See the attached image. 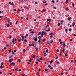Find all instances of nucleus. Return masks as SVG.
I'll return each mask as SVG.
<instances>
[{
  "label": "nucleus",
  "instance_id": "nucleus-34",
  "mask_svg": "<svg viewBox=\"0 0 76 76\" xmlns=\"http://www.w3.org/2000/svg\"><path fill=\"white\" fill-rule=\"evenodd\" d=\"M12 38V35H10L9 37V38L10 39Z\"/></svg>",
  "mask_w": 76,
  "mask_h": 76
},
{
  "label": "nucleus",
  "instance_id": "nucleus-49",
  "mask_svg": "<svg viewBox=\"0 0 76 76\" xmlns=\"http://www.w3.org/2000/svg\"><path fill=\"white\" fill-rule=\"evenodd\" d=\"M6 45L7 47H8L9 46V44H6Z\"/></svg>",
  "mask_w": 76,
  "mask_h": 76
},
{
  "label": "nucleus",
  "instance_id": "nucleus-10",
  "mask_svg": "<svg viewBox=\"0 0 76 76\" xmlns=\"http://www.w3.org/2000/svg\"><path fill=\"white\" fill-rule=\"evenodd\" d=\"M53 61H54V60L52 59L50 61V64H51L53 63Z\"/></svg>",
  "mask_w": 76,
  "mask_h": 76
},
{
  "label": "nucleus",
  "instance_id": "nucleus-32",
  "mask_svg": "<svg viewBox=\"0 0 76 76\" xmlns=\"http://www.w3.org/2000/svg\"><path fill=\"white\" fill-rule=\"evenodd\" d=\"M53 9H56V7H53Z\"/></svg>",
  "mask_w": 76,
  "mask_h": 76
},
{
  "label": "nucleus",
  "instance_id": "nucleus-56",
  "mask_svg": "<svg viewBox=\"0 0 76 76\" xmlns=\"http://www.w3.org/2000/svg\"><path fill=\"white\" fill-rule=\"evenodd\" d=\"M65 31H68V30L67 29H66L65 30Z\"/></svg>",
  "mask_w": 76,
  "mask_h": 76
},
{
  "label": "nucleus",
  "instance_id": "nucleus-64",
  "mask_svg": "<svg viewBox=\"0 0 76 76\" xmlns=\"http://www.w3.org/2000/svg\"><path fill=\"white\" fill-rule=\"evenodd\" d=\"M26 50L25 49L23 50V51H26Z\"/></svg>",
  "mask_w": 76,
  "mask_h": 76
},
{
  "label": "nucleus",
  "instance_id": "nucleus-19",
  "mask_svg": "<svg viewBox=\"0 0 76 76\" xmlns=\"http://www.w3.org/2000/svg\"><path fill=\"white\" fill-rule=\"evenodd\" d=\"M48 66L49 67H50V68H51V65H50V64H49V65H48Z\"/></svg>",
  "mask_w": 76,
  "mask_h": 76
},
{
  "label": "nucleus",
  "instance_id": "nucleus-44",
  "mask_svg": "<svg viewBox=\"0 0 76 76\" xmlns=\"http://www.w3.org/2000/svg\"><path fill=\"white\" fill-rule=\"evenodd\" d=\"M24 42H27V41L26 39H24Z\"/></svg>",
  "mask_w": 76,
  "mask_h": 76
},
{
  "label": "nucleus",
  "instance_id": "nucleus-27",
  "mask_svg": "<svg viewBox=\"0 0 76 76\" xmlns=\"http://www.w3.org/2000/svg\"><path fill=\"white\" fill-rule=\"evenodd\" d=\"M60 63L59 61H57V62L56 63V64H59Z\"/></svg>",
  "mask_w": 76,
  "mask_h": 76
},
{
  "label": "nucleus",
  "instance_id": "nucleus-46",
  "mask_svg": "<svg viewBox=\"0 0 76 76\" xmlns=\"http://www.w3.org/2000/svg\"><path fill=\"white\" fill-rule=\"evenodd\" d=\"M4 63H3V62H2L1 63V65H2H2H4Z\"/></svg>",
  "mask_w": 76,
  "mask_h": 76
},
{
  "label": "nucleus",
  "instance_id": "nucleus-40",
  "mask_svg": "<svg viewBox=\"0 0 76 76\" xmlns=\"http://www.w3.org/2000/svg\"><path fill=\"white\" fill-rule=\"evenodd\" d=\"M67 53H66L65 54V56H67Z\"/></svg>",
  "mask_w": 76,
  "mask_h": 76
},
{
  "label": "nucleus",
  "instance_id": "nucleus-2",
  "mask_svg": "<svg viewBox=\"0 0 76 76\" xmlns=\"http://www.w3.org/2000/svg\"><path fill=\"white\" fill-rule=\"evenodd\" d=\"M16 41V38H15V39L13 38V40L12 41V42L14 43L15 41Z\"/></svg>",
  "mask_w": 76,
  "mask_h": 76
},
{
  "label": "nucleus",
  "instance_id": "nucleus-26",
  "mask_svg": "<svg viewBox=\"0 0 76 76\" xmlns=\"http://www.w3.org/2000/svg\"><path fill=\"white\" fill-rule=\"evenodd\" d=\"M18 20H17V21H16V23H15V24H17V23H18Z\"/></svg>",
  "mask_w": 76,
  "mask_h": 76
},
{
  "label": "nucleus",
  "instance_id": "nucleus-54",
  "mask_svg": "<svg viewBox=\"0 0 76 76\" xmlns=\"http://www.w3.org/2000/svg\"><path fill=\"white\" fill-rule=\"evenodd\" d=\"M44 32V31H42V34H43Z\"/></svg>",
  "mask_w": 76,
  "mask_h": 76
},
{
  "label": "nucleus",
  "instance_id": "nucleus-14",
  "mask_svg": "<svg viewBox=\"0 0 76 76\" xmlns=\"http://www.w3.org/2000/svg\"><path fill=\"white\" fill-rule=\"evenodd\" d=\"M44 53V56H47V54H46V53Z\"/></svg>",
  "mask_w": 76,
  "mask_h": 76
},
{
  "label": "nucleus",
  "instance_id": "nucleus-47",
  "mask_svg": "<svg viewBox=\"0 0 76 76\" xmlns=\"http://www.w3.org/2000/svg\"><path fill=\"white\" fill-rule=\"evenodd\" d=\"M66 10H69V8H68V7H67V8H66Z\"/></svg>",
  "mask_w": 76,
  "mask_h": 76
},
{
  "label": "nucleus",
  "instance_id": "nucleus-53",
  "mask_svg": "<svg viewBox=\"0 0 76 76\" xmlns=\"http://www.w3.org/2000/svg\"><path fill=\"white\" fill-rule=\"evenodd\" d=\"M65 51V49H64L63 50V52L64 53V51Z\"/></svg>",
  "mask_w": 76,
  "mask_h": 76
},
{
  "label": "nucleus",
  "instance_id": "nucleus-30",
  "mask_svg": "<svg viewBox=\"0 0 76 76\" xmlns=\"http://www.w3.org/2000/svg\"><path fill=\"white\" fill-rule=\"evenodd\" d=\"M32 61V60L31 58H30V60H29V61L30 62H31Z\"/></svg>",
  "mask_w": 76,
  "mask_h": 76
},
{
  "label": "nucleus",
  "instance_id": "nucleus-12",
  "mask_svg": "<svg viewBox=\"0 0 76 76\" xmlns=\"http://www.w3.org/2000/svg\"><path fill=\"white\" fill-rule=\"evenodd\" d=\"M0 69H2L3 68V66L1 64V66H0Z\"/></svg>",
  "mask_w": 76,
  "mask_h": 76
},
{
  "label": "nucleus",
  "instance_id": "nucleus-62",
  "mask_svg": "<svg viewBox=\"0 0 76 76\" xmlns=\"http://www.w3.org/2000/svg\"><path fill=\"white\" fill-rule=\"evenodd\" d=\"M11 50H10L9 51V53H10V52H11Z\"/></svg>",
  "mask_w": 76,
  "mask_h": 76
},
{
  "label": "nucleus",
  "instance_id": "nucleus-37",
  "mask_svg": "<svg viewBox=\"0 0 76 76\" xmlns=\"http://www.w3.org/2000/svg\"><path fill=\"white\" fill-rule=\"evenodd\" d=\"M39 59H40V60H42V57H41V58H39Z\"/></svg>",
  "mask_w": 76,
  "mask_h": 76
},
{
  "label": "nucleus",
  "instance_id": "nucleus-55",
  "mask_svg": "<svg viewBox=\"0 0 76 76\" xmlns=\"http://www.w3.org/2000/svg\"><path fill=\"white\" fill-rule=\"evenodd\" d=\"M50 69H53V67H50Z\"/></svg>",
  "mask_w": 76,
  "mask_h": 76
},
{
  "label": "nucleus",
  "instance_id": "nucleus-5",
  "mask_svg": "<svg viewBox=\"0 0 76 76\" xmlns=\"http://www.w3.org/2000/svg\"><path fill=\"white\" fill-rule=\"evenodd\" d=\"M21 37L22 38V40L23 41H24V37L23 35H22Z\"/></svg>",
  "mask_w": 76,
  "mask_h": 76
},
{
  "label": "nucleus",
  "instance_id": "nucleus-45",
  "mask_svg": "<svg viewBox=\"0 0 76 76\" xmlns=\"http://www.w3.org/2000/svg\"><path fill=\"white\" fill-rule=\"evenodd\" d=\"M71 30H72V29H69V31H71Z\"/></svg>",
  "mask_w": 76,
  "mask_h": 76
},
{
  "label": "nucleus",
  "instance_id": "nucleus-36",
  "mask_svg": "<svg viewBox=\"0 0 76 76\" xmlns=\"http://www.w3.org/2000/svg\"><path fill=\"white\" fill-rule=\"evenodd\" d=\"M22 76H26L25 74H22Z\"/></svg>",
  "mask_w": 76,
  "mask_h": 76
},
{
  "label": "nucleus",
  "instance_id": "nucleus-60",
  "mask_svg": "<svg viewBox=\"0 0 76 76\" xmlns=\"http://www.w3.org/2000/svg\"><path fill=\"white\" fill-rule=\"evenodd\" d=\"M35 55H33V58H34V57H35Z\"/></svg>",
  "mask_w": 76,
  "mask_h": 76
},
{
  "label": "nucleus",
  "instance_id": "nucleus-9",
  "mask_svg": "<svg viewBox=\"0 0 76 76\" xmlns=\"http://www.w3.org/2000/svg\"><path fill=\"white\" fill-rule=\"evenodd\" d=\"M13 60V58H11V59H10L9 61L10 62H12V61Z\"/></svg>",
  "mask_w": 76,
  "mask_h": 76
},
{
  "label": "nucleus",
  "instance_id": "nucleus-1",
  "mask_svg": "<svg viewBox=\"0 0 76 76\" xmlns=\"http://www.w3.org/2000/svg\"><path fill=\"white\" fill-rule=\"evenodd\" d=\"M53 32L49 34V35H50L51 36L50 37V38H52L53 37Z\"/></svg>",
  "mask_w": 76,
  "mask_h": 76
},
{
  "label": "nucleus",
  "instance_id": "nucleus-42",
  "mask_svg": "<svg viewBox=\"0 0 76 76\" xmlns=\"http://www.w3.org/2000/svg\"><path fill=\"white\" fill-rule=\"evenodd\" d=\"M58 58V56L56 57L55 58V59H57Z\"/></svg>",
  "mask_w": 76,
  "mask_h": 76
},
{
  "label": "nucleus",
  "instance_id": "nucleus-28",
  "mask_svg": "<svg viewBox=\"0 0 76 76\" xmlns=\"http://www.w3.org/2000/svg\"><path fill=\"white\" fill-rule=\"evenodd\" d=\"M63 47H65V44L64 43L63 44Z\"/></svg>",
  "mask_w": 76,
  "mask_h": 76
},
{
  "label": "nucleus",
  "instance_id": "nucleus-24",
  "mask_svg": "<svg viewBox=\"0 0 76 76\" xmlns=\"http://www.w3.org/2000/svg\"><path fill=\"white\" fill-rule=\"evenodd\" d=\"M50 43H52L53 42V40L52 39H51V41H50Z\"/></svg>",
  "mask_w": 76,
  "mask_h": 76
},
{
  "label": "nucleus",
  "instance_id": "nucleus-43",
  "mask_svg": "<svg viewBox=\"0 0 76 76\" xmlns=\"http://www.w3.org/2000/svg\"><path fill=\"white\" fill-rule=\"evenodd\" d=\"M36 63L37 64H38V61H36Z\"/></svg>",
  "mask_w": 76,
  "mask_h": 76
},
{
  "label": "nucleus",
  "instance_id": "nucleus-16",
  "mask_svg": "<svg viewBox=\"0 0 76 76\" xmlns=\"http://www.w3.org/2000/svg\"><path fill=\"white\" fill-rule=\"evenodd\" d=\"M38 38H39V39L40 40H41V39H42V38H41V37H38Z\"/></svg>",
  "mask_w": 76,
  "mask_h": 76
},
{
  "label": "nucleus",
  "instance_id": "nucleus-31",
  "mask_svg": "<svg viewBox=\"0 0 76 76\" xmlns=\"http://www.w3.org/2000/svg\"><path fill=\"white\" fill-rule=\"evenodd\" d=\"M52 2L53 3H55V1H54V0H52Z\"/></svg>",
  "mask_w": 76,
  "mask_h": 76
},
{
  "label": "nucleus",
  "instance_id": "nucleus-51",
  "mask_svg": "<svg viewBox=\"0 0 76 76\" xmlns=\"http://www.w3.org/2000/svg\"><path fill=\"white\" fill-rule=\"evenodd\" d=\"M46 3L45 4V6H47V5H48V4L47 3Z\"/></svg>",
  "mask_w": 76,
  "mask_h": 76
},
{
  "label": "nucleus",
  "instance_id": "nucleus-59",
  "mask_svg": "<svg viewBox=\"0 0 76 76\" xmlns=\"http://www.w3.org/2000/svg\"><path fill=\"white\" fill-rule=\"evenodd\" d=\"M12 56H11L9 57V58H11V57H12Z\"/></svg>",
  "mask_w": 76,
  "mask_h": 76
},
{
  "label": "nucleus",
  "instance_id": "nucleus-50",
  "mask_svg": "<svg viewBox=\"0 0 76 76\" xmlns=\"http://www.w3.org/2000/svg\"><path fill=\"white\" fill-rule=\"evenodd\" d=\"M10 26V25L9 24L7 25V27H9Z\"/></svg>",
  "mask_w": 76,
  "mask_h": 76
},
{
  "label": "nucleus",
  "instance_id": "nucleus-8",
  "mask_svg": "<svg viewBox=\"0 0 76 76\" xmlns=\"http://www.w3.org/2000/svg\"><path fill=\"white\" fill-rule=\"evenodd\" d=\"M32 33V34H33V33H34V34L35 33L33 31H31L30 33V35H31V33Z\"/></svg>",
  "mask_w": 76,
  "mask_h": 76
},
{
  "label": "nucleus",
  "instance_id": "nucleus-63",
  "mask_svg": "<svg viewBox=\"0 0 76 76\" xmlns=\"http://www.w3.org/2000/svg\"><path fill=\"white\" fill-rule=\"evenodd\" d=\"M14 12H15L16 11V9H14Z\"/></svg>",
  "mask_w": 76,
  "mask_h": 76
},
{
  "label": "nucleus",
  "instance_id": "nucleus-4",
  "mask_svg": "<svg viewBox=\"0 0 76 76\" xmlns=\"http://www.w3.org/2000/svg\"><path fill=\"white\" fill-rule=\"evenodd\" d=\"M28 45L29 46H32V47H34V44H29Z\"/></svg>",
  "mask_w": 76,
  "mask_h": 76
},
{
  "label": "nucleus",
  "instance_id": "nucleus-3",
  "mask_svg": "<svg viewBox=\"0 0 76 76\" xmlns=\"http://www.w3.org/2000/svg\"><path fill=\"white\" fill-rule=\"evenodd\" d=\"M10 65H11V66L13 65V66H14L15 65V63H14V62H12V63H11V64H10Z\"/></svg>",
  "mask_w": 76,
  "mask_h": 76
},
{
  "label": "nucleus",
  "instance_id": "nucleus-11",
  "mask_svg": "<svg viewBox=\"0 0 76 76\" xmlns=\"http://www.w3.org/2000/svg\"><path fill=\"white\" fill-rule=\"evenodd\" d=\"M70 0H66V3H69V1Z\"/></svg>",
  "mask_w": 76,
  "mask_h": 76
},
{
  "label": "nucleus",
  "instance_id": "nucleus-15",
  "mask_svg": "<svg viewBox=\"0 0 76 76\" xmlns=\"http://www.w3.org/2000/svg\"><path fill=\"white\" fill-rule=\"evenodd\" d=\"M46 39H42V40L43 41V42H45V41H46Z\"/></svg>",
  "mask_w": 76,
  "mask_h": 76
},
{
  "label": "nucleus",
  "instance_id": "nucleus-20",
  "mask_svg": "<svg viewBox=\"0 0 76 76\" xmlns=\"http://www.w3.org/2000/svg\"><path fill=\"white\" fill-rule=\"evenodd\" d=\"M50 31V29H48V30H46V31L47 32H48L49 31Z\"/></svg>",
  "mask_w": 76,
  "mask_h": 76
},
{
  "label": "nucleus",
  "instance_id": "nucleus-29",
  "mask_svg": "<svg viewBox=\"0 0 76 76\" xmlns=\"http://www.w3.org/2000/svg\"><path fill=\"white\" fill-rule=\"evenodd\" d=\"M40 34H41V32H39L38 35H40Z\"/></svg>",
  "mask_w": 76,
  "mask_h": 76
},
{
  "label": "nucleus",
  "instance_id": "nucleus-52",
  "mask_svg": "<svg viewBox=\"0 0 76 76\" xmlns=\"http://www.w3.org/2000/svg\"><path fill=\"white\" fill-rule=\"evenodd\" d=\"M15 70H16V71H18V70H17V69L16 68L15 69Z\"/></svg>",
  "mask_w": 76,
  "mask_h": 76
},
{
  "label": "nucleus",
  "instance_id": "nucleus-35",
  "mask_svg": "<svg viewBox=\"0 0 76 76\" xmlns=\"http://www.w3.org/2000/svg\"><path fill=\"white\" fill-rule=\"evenodd\" d=\"M25 8H26V9H27L28 10V9H29V8H28V7H25Z\"/></svg>",
  "mask_w": 76,
  "mask_h": 76
},
{
  "label": "nucleus",
  "instance_id": "nucleus-38",
  "mask_svg": "<svg viewBox=\"0 0 76 76\" xmlns=\"http://www.w3.org/2000/svg\"><path fill=\"white\" fill-rule=\"evenodd\" d=\"M20 1L22 2H23V1H24L25 0H20Z\"/></svg>",
  "mask_w": 76,
  "mask_h": 76
},
{
  "label": "nucleus",
  "instance_id": "nucleus-21",
  "mask_svg": "<svg viewBox=\"0 0 76 76\" xmlns=\"http://www.w3.org/2000/svg\"><path fill=\"white\" fill-rule=\"evenodd\" d=\"M11 5L12 6H14V4L13 3V2L11 3Z\"/></svg>",
  "mask_w": 76,
  "mask_h": 76
},
{
  "label": "nucleus",
  "instance_id": "nucleus-25",
  "mask_svg": "<svg viewBox=\"0 0 76 76\" xmlns=\"http://www.w3.org/2000/svg\"><path fill=\"white\" fill-rule=\"evenodd\" d=\"M60 43V44L61 45H62V44H63V42H61Z\"/></svg>",
  "mask_w": 76,
  "mask_h": 76
},
{
  "label": "nucleus",
  "instance_id": "nucleus-33",
  "mask_svg": "<svg viewBox=\"0 0 76 76\" xmlns=\"http://www.w3.org/2000/svg\"><path fill=\"white\" fill-rule=\"evenodd\" d=\"M41 36H42V37H43L44 34H42H42H41Z\"/></svg>",
  "mask_w": 76,
  "mask_h": 76
},
{
  "label": "nucleus",
  "instance_id": "nucleus-39",
  "mask_svg": "<svg viewBox=\"0 0 76 76\" xmlns=\"http://www.w3.org/2000/svg\"><path fill=\"white\" fill-rule=\"evenodd\" d=\"M10 19H9V20H7L8 22H10Z\"/></svg>",
  "mask_w": 76,
  "mask_h": 76
},
{
  "label": "nucleus",
  "instance_id": "nucleus-18",
  "mask_svg": "<svg viewBox=\"0 0 76 76\" xmlns=\"http://www.w3.org/2000/svg\"><path fill=\"white\" fill-rule=\"evenodd\" d=\"M47 3V1H43V3Z\"/></svg>",
  "mask_w": 76,
  "mask_h": 76
},
{
  "label": "nucleus",
  "instance_id": "nucleus-23",
  "mask_svg": "<svg viewBox=\"0 0 76 76\" xmlns=\"http://www.w3.org/2000/svg\"><path fill=\"white\" fill-rule=\"evenodd\" d=\"M35 49H36V50H38V48H37V47H36V48H35Z\"/></svg>",
  "mask_w": 76,
  "mask_h": 76
},
{
  "label": "nucleus",
  "instance_id": "nucleus-57",
  "mask_svg": "<svg viewBox=\"0 0 76 76\" xmlns=\"http://www.w3.org/2000/svg\"><path fill=\"white\" fill-rule=\"evenodd\" d=\"M60 23H58V26H60Z\"/></svg>",
  "mask_w": 76,
  "mask_h": 76
},
{
  "label": "nucleus",
  "instance_id": "nucleus-6",
  "mask_svg": "<svg viewBox=\"0 0 76 76\" xmlns=\"http://www.w3.org/2000/svg\"><path fill=\"white\" fill-rule=\"evenodd\" d=\"M75 22H73L72 23V26L73 27H74V26H75Z\"/></svg>",
  "mask_w": 76,
  "mask_h": 76
},
{
  "label": "nucleus",
  "instance_id": "nucleus-22",
  "mask_svg": "<svg viewBox=\"0 0 76 76\" xmlns=\"http://www.w3.org/2000/svg\"><path fill=\"white\" fill-rule=\"evenodd\" d=\"M18 42H21V39H19L18 40Z\"/></svg>",
  "mask_w": 76,
  "mask_h": 76
},
{
  "label": "nucleus",
  "instance_id": "nucleus-7",
  "mask_svg": "<svg viewBox=\"0 0 76 76\" xmlns=\"http://www.w3.org/2000/svg\"><path fill=\"white\" fill-rule=\"evenodd\" d=\"M70 19H72V18L70 17V18H68V20H69V21H70Z\"/></svg>",
  "mask_w": 76,
  "mask_h": 76
},
{
  "label": "nucleus",
  "instance_id": "nucleus-61",
  "mask_svg": "<svg viewBox=\"0 0 76 76\" xmlns=\"http://www.w3.org/2000/svg\"><path fill=\"white\" fill-rule=\"evenodd\" d=\"M73 60H71V62L72 63V62H73Z\"/></svg>",
  "mask_w": 76,
  "mask_h": 76
},
{
  "label": "nucleus",
  "instance_id": "nucleus-48",
  "mask_svg": "<svg viewBox=\"0 0 76 76\" xmlns=\"http://www.w3.org/2000/svg\"><path fill=\"white\" fill-rule=\"evenodd\" d=\"M21 60L20 59H18V61L19 62H20V61H21Z\"/></svg>",
  "mask_w": 76,
  "mask_h": 76
},
{
  "label": "nucleus",
  "instance_id": "nucleus-17",
  "mask_svg": "<svg viewBox=\"0 0 76 76\" xmlns=\"http://www.w3.org/2000/svg\"><path fill=\"white\" fill-rule=\"evenodd\" d=\"M47 21H49V22H50L51 20V19H47Z\"/></svg>",
  "mask_w": 76,
  "mask_h": 76
},
{
  "label": "nucleus",
  "instance_id": "nucleus-41",
  "mask_svg": "<svg viewBox=\"0 0 76 76\" xmlns=\"http://www.w3.org/2000/svg\"><path fill=\"white\" fill-rule=\"evenodd\" d=\"M12 54H14V52L13 51H12Z\"/></svg>",
  "mask_w": 76,
  "mask_h": 76
},
{
  "label": "nucleus",
  "instance_id": "nucleus-58",
  "mask_svg": "<svg viewBox=\"0 0 76 76\" xmlns=\"http://www.w3.org/2000/svg\"><path fill=\"white\" fill-rule=\"evenodd\" d=\"M46 52H48L49 51L48 50H46Z\"/></svg>",
  "mask_w": 76,
  "mask_h": 76
},
{
  "label": "nucleus",
  "instance_id": "nucleus-13",
  "mask_svg": "<svg viewBox=\"0 0 76 76\" xmlns=\"http://www.w3.org/2000/svg\"><path fill=\"white\" fill-rule=\"evenodd\" d=\"M34 41H37V37H36V38H35L34 39Z\"/></svg>",
  "mask_w": 76,
  "mask_h": 76
}]
</instances>
